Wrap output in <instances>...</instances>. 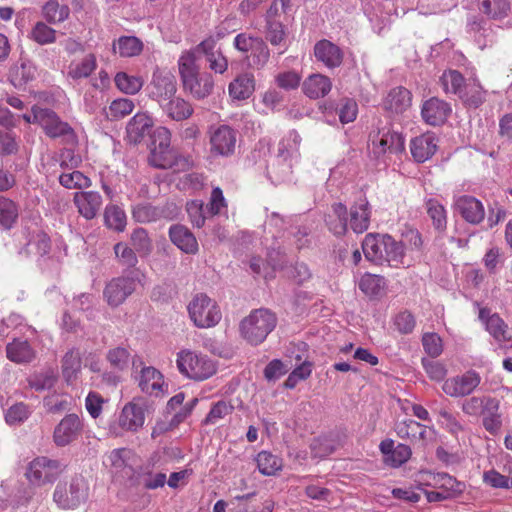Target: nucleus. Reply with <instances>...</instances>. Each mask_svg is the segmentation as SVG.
Returning <instances> with one entry per match:
<instances>
[{
    "label": "nucleus",
    "instance_id": "obj_24",
    "mask_svg": "<svg viewBox=\"0 0 512 512\" xmlns=\"http://www.w3.org/2000/svg\"><path fill=\"white\" fill-rule=\"evenodd\" d=\"M154 126L152 117L147 112L136 113L127 123L126 132L129 142L140 143Z\"/></svg>",
    "mask_w": 512,
    "mask_h": 512
},
{
    "label": "nucleus",
    "instance_id": "obj_26",
    "mask_svg": "<svg viewBox=\"0 0 512 512\" xmlns=\"http://www.w3.org/2000/svg\"><path fill=\"white\" fill-rule=\"evenodd\" d=\"M412 94L405 87L398 86L389 91L383 100V108L391 114H402L410 106Z\"/></svg>",
    "mask_w": 512,
    "mask_h": 512
},
{
    "label": "nucleus",
    "instance_id": "obj_27",
    "mask_svg": "<svg viewBox=\"0 0 512 512\" xmlns=\"http://www.w3.org/2000/svg\"><path fill=\"white\" fill-rule=\"evenodd\" d=\"M171 242L186 254H196L199 250L194 234L183 225H173L169 229Z\"/></svg>",
    "mask_w": 512,
    "mask_h": 512
},
{
    "label": "nucleus",
    "instance_id": "obj_36",
    "mask_svg": "<svg viewBox=\"0 0 512 512\" xmlns=\"http://www.w3.org/2000/svg\"><path fill=\"white\" fill-rule=\"evenodd\" d=\"M370 224L369 204L366 200L356 204L350 209V227L358 234L364 233Z\"/></svg>",
    "mask_w": 512,
    "mask_h": 512
},
{
    "label": "nucleus",
    "instance_id": "obj_22",
    "mask_svg": "<svg viewBox=\"0 0 512 512\" xmlns=\"http://www.w3.org/2000/svg\"><path fill=\"white\" fill-rule=\"evenodd\" d=\"M450 112V105L437 97L426 100L421 108L423 120L431 126L443 124L447 120Z\"/></svg>",
    "mask_w": 512,
    "mask_h": 512
},
{
    "label": "nucleus",
    "instance_id": "obj_44",
    "mask_svg": "<svg viewBox=\"0 0 512 512\" xmlns=\"http://www.w3.org/2000/svg\"><path fill=\"white\" fill-rule=\"evenodd\" d=\"M104 223L109 229L123 232L127 224L124 210L117 205H107L104 211Z\"/></svg>",
    "mask_w": 512,
    "mask_h": 512
},
{
    "label": "nucleus",
    "instance_id": "obj_33",
    "mask_svg": "<svg viewBox=\"0 0 512 512\" xmlns=\"http://www.w3.org/2000/svg\"><path fill=\"white\" fill-rule=\"evenodd\" d=\"M6 356L10 361L22 364L31 362L35 353L28 341L14 339L6 346Z\"/></svg>",
    "mask_w": 512,
    "mask_h": 512
},
{
    "label": "nucleus",
    "instance_id": "obj_16",
    "mask_svg": "<svg viewBox=\"0 0 512 512\" xmlns=\"http://www.w3.org/2000/svg\"><path fill=\"white\" fill-rule=\"evenodd\" d=\"M149 89L150 97L162 106L174 97L177 91L175 76L170 72L157 70L153 73Z\"/></svg>",
    "mask_w": 512,
    "mask_h": 512
},
{
    "label": "nucleus",
    "instance_id": "obj_43",
    "mask_svg": "<svg viewBox=\"0 0 512 512\" xmlns=\"http://www.w3.org/2000/svg\"><path fill=\"white\" fill-rule=\"evenodd\" d=\"M114 82L116 87L121 92L128 95H134L138 93L144 85V80L142 77L130 75L126 72H118L115 75Z\"/></svg>",
    "mask_w": 512,
    "mask_h": 512
},
{
    "label": "nucleus",
    "instance_id": "obj_25",
    "mask_svg": "<svg viewBox=\"0 0 512 512\" xmlns=\"http://www.w3.org/2000/svg\"><path fill=\"white\" fill-rule=\"evenodd\" d=\"M138 386L143 393L160 396L164 393V378L154 367H143L138 377Z\"/></svg>",
    "mask_w": 512,
    "mask_h": 512
},
{
    "label": "nucleus",
    "instance_id": "obj_3",
    "mask_svg": "<svg viewBox=\"0 0 512 512\" xmlns=\"http://www.w3.org/2000/svg\"><path fill=\"white\" fill-rule=\"evenodd\" d=\"M362 250L367 260L392 267L402 265L405 257L404 245L388 234H367Z\"/></svg>",
    "mask_w": 512,
    "mask_h": 512
},
{
    "label": "nucleus",
    "instance_id": "obj_59",
    "mask_svg": "<svg viewBox=\"0 0 512 512\" xmlns=\"http://www.w3.org/2000/svg\"><path fill=\"white\" fill-rule=\"evenodd\" d=\"M393 324L399 333L409 334L414 330L416 320L411 312L404 310L394 317Z\"/></svg>",
    "mask_w": 512,
    "mask_h": 512
},
{
    "label": "nucleus",
    "instance_id": "obj_63",
    "mask_svg": "<svg viewBox=\"0 0 512 512\" xmlns=\"http://www.w3.org/2000/svg\"><path fill=\"white\" fill-rule=\"evenodd\" d=\"M227 208V201L223 195V191L220 187L213 188L207 210L211 216H215L221 213L223 209Z\"/></svg>",
    "mask_w": 512,
    "mask_h": 512
},
{
    "label": "nucleus",
    "instance_id": "obj_64",
    "mask_svg": "<svg viewBox=\"0 0 512 512\" xmlns=\"http://www.w3.org/2000/svg\"><path fill=\"white\" fill-rule=\"evenodd\" d=\"M382 278L377 275L365 274L359 282V288L366 295L375 296L381 289Z\"/></svg>",
    "mask_w": 512,
    "mask_h": 512
},
{
    "label": "nucleus",
    "instance_id": "obj_30",
    "mask_svg": "<svg viewBox=\"0 0 512 512\" xmlns=\"http://www.w3.org/2000/svg\"><path fill=\"white\" fill-rule=\"evenodd\" d=\"M161 108L168 118L177 122L189 119L194 112L192 104L181 97H172Z\"/></svg>",
    "mask_w": 512,
    "mask_h": 512
},
{
    "label": "nucleus",
    "instance_id": "obj_37",
    "mask_svg": "<svg viewBox=\"0 0 512 512\" xmlns=\"http://www.w3.org/2000/svg\"><path fill=\"white\" fill-rule=\"evenodd\" d=\"M496 408V398L490 396H473L463 401L461 409L469 416H479Z\"/></svg>",
    "mask_w": 512,
    "mask_h": 512
},
{
    "label": "nucleus",
    "instance_id": "obj_60",
    "mask_svg": "<svg viewBox=\"0 0 512 512\" xmlns=\"http://www.w3.org/2000/svg\"><path fill=\"white\" fill-rule=\"evenodd\" d=\"M186 210L192 224L198 228L205 224L204 203L201 200H191L186 205Z\"/></svg>",
    "mask_w": 512,
    "mask_h": 512
},
{
    "label": "nucleus",
    "instance_id": "obj_46",
    "mask_svg": "<svg viewBox=\"0 0 512 512\" xmlns=\"http://www.w3.org/2000/svg\"><path fill=\"white\" fill-rule=\"evenodd\" d=\"M42 13L48 23L57 24L64 22L69 17L70 9L56 0H49L43 6Z\"/></svg>",
    "mask_w": 512,
    "mask_h": 512
},
{
    "label": "nucleus",
    "instance_id": "obj_23",
    "mask_svg": "<svg viewBox=\"0 0 512 512\" xmlns=\"http://www.w3.org/2000/svg\"><path fill=\"white\" fill-rule=\"evenodd\" d=\"M437 150V137L434 133L427 132L416 136L410 141V152L417 163L429 160Z\"/></svg>",
    "mask_w": 512,
    "mask_h": 512
},
{
    "label": "nucleus",
    "instance_id": "obj_35",
    "mask_svg": "<svg viewBox=\"0 0 512 512\" xmlns=\"http://www.w3.org/2000/svg\"><path fill=\"white\" fill-rule=\"evenodd\" d=\"M144 44L136 36H121L113 42L112 49L120 57H135L141 54Z\"/></svg>",
    "mask_w": 512,
    "mask_h": 512
},
{
    "label": "nucleus",
    "instance_id": "obj_47",
    "mask_svg": "<svg viewBox=\"0 0 512 512\" xmlns=\"http://www.w3.org/2000/svg\"><path fill=\"white\" fill-rule=\"evenodd\" d=\"M479 9L491 19H503L510 11L509 0H479Z\"/></svg>",
    "mask_w": 512,
    "mask_h": 512
},
{
    "label": "nucleus",
    "instance_id": "obj_56",
    "mask_svg": "<svg viewBox=\"0 0 512 512\" xmlns=\"http://www.w3.org/2000/svg\"><path fill=\"white\" fill-rule=\"evenodd\" d=\"M106 358L113 369L124 370L129 364L130 353L126 348L116 347L108 351Z\"/></svg>",
    "mask_w": 512,
    "mask_h": 512
},
{
    "label": "nucleus",
    "instance_id": "obj_10",
    "mask_svg": "<svg viewBox=\"0 0 512 512\" xmlns=\"http://www.w3.org/2000/svg\"><path fill=\"white\" fill-rule=\"evenodd\" d=\"M88 484L81 476L71 479L69 487L58 485L53 499L62 509H75L84 503L88 497Z\"/></svg>",
    "mask_w": 512,
    "mask_h": 512
},
{
    "label": "nucleus",
    "instance_id": "obj_8",
    "mask_svg": "<svg viewBox=\"0 0 512 512\" xmlns=\"http://www.w3.org/2000/svg\"><path fill=\"white\" fill-rule=\"evenodd\" d=\"M63 470L64 466L59 460L39 456L29 463L25 476L31 485L42 487L53 484Z\"/></svg>",
    "mask_w": 512,
    "mask_h": 512
},
{
    "label": "nucleus",
    "instance_id": "obj_61",
    "mask_svg": "<svg viewBox=\"0 0 512 512\" xmlns=\"http://www.w3.org/2000/svg\"><path fill=\"white\" fill-rule=\"evenodd\" d=\"M425 352L432 358L438 357L443 351L442 340L436 333H425L422 337Z\"/></svg>",
    "mask_w": 512,
    "mask_h": 512
},
{
    "label": "nucleus",
    "instance_id": "obj_55",
    "mask_svg": "<svg viewBox=\"0 0 512 512\" xmlns=\"http://www.w3.org/2000/svg\"><path fill=\"white\" fill-rule=\"evenodd\" d=\"M30 414V407L23 402H18L6 410L5 421L9 425L19 424L27 420Z\"/></svg>",
    "mask_w": 512,
    "mask_h": 512
},
{
    "label": "nucleus",
    "instance_id": "obj_6",
    "mask_svg": "<svg viewBox=\"0 0 512 512\" xmlns=\"http://www.w3.org/2000/svg\"><path fill=\"white\" fill-rule=\"evenodd\" d=\"M187 312L194 326L200 329L215 327L222 319L218 303L205 293H197L192 297Z\"/></svg>",
    "mask_w": 512,
    "mask_h": 512
},
{
    "label": "nucleus",
    "instance_id": "obj_51",
    "mask_svg": "<svg viewBox=\"0 0 512 512\" xmlns=\"http://www.w3.org/2000/svg\"><path fill=\"white\" fill-rule=\"evenodd\" d=\"M60 184L67 189H82L91 186V180L80 171L62 173L59 176Z\"/></svg>",
    "mask_w": 512,
    "mask_h": 512
},
{
    "label": "nucleus",
    "instance_id": "obj_29",
    "mask_svg": "<svg viewBox=\"0 0 512 512\" xmlns=\"http://www.w3.org/2000/svg\"><path fill=\"white\" fill-rule=\"evenodd\" d=\"M27 242L24 251L27 255L43 257L50 252L51 240L43 230H26Z\"/></svg>",
    "mask_w": 512,
    "mask_h": 512
},
{
    "label": "nucleus",
    "instance_id": "obj_58",
    "mask_svg": "<svg viewBox=\"0 0 512 512\" xmlns=\"http://www.w3.org/2000/svg\"><path fill=\"white\" fill-rule=\"evenodd\" d=\"M106 402L107 400L101 394L90 391L85 399V408L92 418L97 419L102 414L103 405Z\"/></svg>",
    "mask_w": 512,
    "mask_h": 512
},
{
    "label": "nucleus",
    "instance_id": "obj_11",
    "mask_svg": "<svg viewBox=\"0 0 512 512\" xmlns=\"http://www.w3.org/2000/svg\"><path fill=\"white\" fill-rule=\"evenodd\" d=\"M479 319L485 325L486 331L497 342L499 349L507 352L512 349V333L505 321L491 310L483 307L479 309Z\"/></svg>",
    "mask_w": 512,
    "mask_h": 512
},
{
    "label": "nucleus",
    "instance_id": "obj_57",
    "mask_svg": "<svg viewBox=\"0 0 512 512\" xmlns=\"http://www.w3.org/2000/svg\"><path fill=\"white\" fill-rule=\"evenodd\" d=\"M499 400L496 399V408L493 410L486 411L482 414L483 426L492 435H496L501 428V416L498 412Z\"/></svg>",
    "mask_w": 512,
    "mask_h": 512
},
{
    "label": "nucleus",
    "instance_id": "obj_12",
    "mask_svg": "<svg viewBox=\"0 0 512 512\" xmlns=\"http://www.w3.org/2000/svg\"><path fill=\"white\" fill-rule=\"evenodd\" d=\"M372 151L377 156L386 154H399L405 150V140L401 133L390 127H383L370 134Z\"/></svg>",
    "mask_w": 512,
    "mask_h": 512
},
{
    "label": "nucleus",
    "instance_id": "obj_14",
    "mask_svg": "<svg viewBox=\"0 0 512 512\" xmlns=\"http://www.w3.org/2000/svg\"><path fill=\"white\" fill-rule=\"evenodd\" d=\"M145 422V410L142 405L135 400L126 403L117 419V422L111 425L110 430L118 435L123 431L137 432Z\"/></svg>",
    "mask_w": 512,
    "mask_h": 512
},
{
    "label": "nucleus",
    "instance_id": "obj_34",
    "mask_svg": "<svg viewBox=\"0 0 512 512\" xmlns=\"http://www.w3.org/2000/svg\"><path fill=\"white\" fill-rule=\"evenodd\" d=\"M96 68V56L93 53H89L81 60H73L70 62L67 76L73 80H80L89 77Z\"/></svg>",
    "mask_w": 512,
    "mask_h": 512
},
{
    "label": "nucleus",
    "instance_id": "obj_40",
    "mask_svg": "<svg viewBox=\"0 0 512 512\" xmlns=\"http://www.w3.org/2000/svg\"><path fill=\"white\" fill-rule=\"evenodd\" d=\"M62 375L66 382L73 383L81 371V357L77 350H69L62 359Z\"/></svg>",
    "mask_w": 512,
    "mask_h": 512
},
{
    "label": "nucleus",
    "instance_id": "obj_19",
    "mask_svg": "<svg viewBox=\"0 0 512 512\" xmlns=\"http://www.w3.org/2000/svg\"><path fill=\"white\" fill-rule=\"evenodd\" d=\"M455 210L469 223L478 224L485 216L480 200L470 195H461L454 200Z\"/></svg>",
    "mask_w": 512,
    "mask_h": 512
},
{
    "label": "nucleus",
    "instance_id": "obj_41",
    "mask_svg": "<svg viewBox=\"0 0 512 512\" xmlns=\"http://www.w3.org/2000/svg\"><path fill=\"white\" fill-rule=\"evenodd\" d=\"M433 479L435 488L439 489L444 494H448L449 499L461 495L465 489V485L462 482H459L456 478L446 473H438Z\"/></svg>",
    "mask_w": 512,
    "mask_h": 512
},
{
    "label": "nucleus",
    "instance_id": "obj_31",
    "mask_svg": "<svg viewBox=\"0 0 512 512\" xmlns=\"http://www.w3.org/2000/svg\"><path fill=\"white\" fill-rule=\"evenodd\" d=\"M329 230L336 236H342L347 232L348 211L342 203H335L331 207V213L326 219Z\"/></svg>",
    "mask_w": 512,
    "mask_h": 512
},
{
    "label": "nucleus",
    "instance_id": "obj_17",
    "mask_svg": "<svg viewBox=\"0 0 512 512\" xmlns=\"http://www.w3.org/2000/svg\"><path fill=\"white\" fill-rule=\"evenodd\" d=\"M83 422L77 414H67L55 427L53 441L58 447H65L82 433Z\"/></svg>",
    "mask_w": 512,
    "mask_h": 512
},
{
    "label": "nucleus",
    "instance_id": "obj_54",
    "mask_svg": "<svg viewBox=\"0 0 512 512\" xmlns=\"http://www.w3.org/2000/svg\"><path fill=\"white\" fill-rule=\"evenodd\" d=\"M161 212L151 204H138L132 210V217L139 223L154 222L159 219Z\"/></svg>",
    "mask_w": 512,
    "mask_h": 512
},
{
    "label": "nucleus",
    "instance_id": "obj_49",
    "mask_svg": "<svg viewBox=\"0 0 512 512\" xmlns=\"http://www.w3.org/2000/svg\"><path fill=\"white\" fill-rule=\"evenodd\" d=\"M427 214L432 220L433 226L438 231L446 229L447 215L446 210L442 204L435 199H429L426 201Z\"/></svg>",
    "mask_w": 512,
    "mask_h": 512
},
{
    "label": "nucleus",
    "instance_id": "obj_9",
    "mask_svg": "<svg viewBox=\"0 0 512 512\" xmlns=\"http://www.w3.org/2000/svg\"><path fill=\"white\" fill-rule=\"evenodd\" d=\"M234 47L246 54L249 65L254 68H262L270 57L269 49L263 39L248 33L238 34L234 39Z\"/></svg>",
    "mask_w": 512,
    "mask_h": 512
},
{
    "label": "nucleus",
    "instance_id": "obj_13",
    "mask_svg": "<svg viewBox=\"0 0 512 512\" xmlns=\"http://www.w3.org/2000/svg\"><path fill=\"white\" fill-rule=\"evenodd\" d=\"M237 131L229 125L211 127L209 130L210 153L214 157H229L234 154Z\"/></svg>",
    "mask_w": 512,
    "mask_h": 512
},
{
    "label": "nucleus",
    "instance_id": "obj_45",
    "mask_svg": "<svg viewBox=\"0 0 512 512\" xmlns=\"http://www.w3.org/2000/svg\"><path fill=\"white\" fill-rule=\"evenodd\" d=\"M18 216V205L11 199L0 196V226L4 229H11Z\"/></svg>",
    "mask_w": 512,
    "mask_h": 512
},
{
    "label": "nucleus",
    "instance_id": "obj_15",
    "mask_svg": "<svg viewBox=\"0 0 512 512\" xmlns=\"http://www.w3.org/2000/svg\"><path fill=\"white\" fill-rule=\"evenodd\" d=\"M481 383V376L474 370L446 379L442 390L450 397L470 395Z\"/></svg>",
    "mask_w": 512,
    "mask_h": 512
},
{
    "label": "nucleus",
    "instance_id": "obj_4",
    "mask_svg": "<svg viewBox=\"0 0 512 512\" xmlns=\"http://www.w3.org/2000/svg\"><path fill=\"white\" fill-rule=\"evenodd\" d=\"M277 318L268 309H256L240 323L242 337L252 345L262 343L276 327Z\"/></svg>",
    "mask_w": 512,
    "mask_h": 512
},
{
    "label": "nucleus",
    "instance_id": "obj_5",
    "mask_svg": "<svg viewBox=\"0 0 512 512\" xmlns=\"http://www.w3.org/2000/svg\"><path fill=\"white\" fill-rule=\"evenodd\" d=\"M33 122L43 129L46 136L51 139H61L64 144L74 145L77 143V135L69 123L61 118L51 109L34 105Z\"/></svg>",
    "mask_w": 512,
    "mask_h": 512
},
{
    "label": "nucleus",
    "instance_id": "obj_53",
    "mask_svg": "<svg viewBox=\"0 0 512 512\" xmlns=\"http://www.w3.org/2000/svg\"><path fill=\"white\" fill-rule=\"evenodd\" d=\"M234 410V407L231 403L220 400L216 403H214L203 420L204 425H214L219 420L225 418L227 415L231 414Z\"/></svg>",
    "mask_w": 512,
    "mask_h": 512
},
{
    "label": "nucleus",
    "instance_id": "obj_28",
    "mask_svg": "<svg viewBox=\"0 0 512 512\" xmlns=\"http://www.w3.org/2000/svg\"><path fill=\"white\" fill-rule=\"evenodd\" d=\"M331 89V79L320 73L309 75L302 83V91L310 99L323 98L328 95Z\"/></svg>",
    "mask_w": 512,
    "mask_h": 512
},
{
    "label": "nucleus",
    "instance_id": "obj_62",
    "mask_svg": "<svg viewBox=\"0 0 512 512\" xmlns=\"http://www.w3.org/2000/svg\"><path fill=\"white\" fill-rule=\"evenodd\" d=\"M114 252L119 261L125 266L134 267L138 262L136 251L126 243L119 242L115 244Z\"/></svg>",
    "mask_w": 512,
    "mask_h": 512
},
{
    "label": "nucleus",
    "instance_id": "obj_2",
    "mask_svg": "<svg viewBox=\"0 0 512 512\" xmlns=\"http://www.w3.org/2000/svg\"><path fill=\"white\" fill-rule=\"evenodd\" d=\"M178 69L183 89L196 99L208 97L214 88L213 76L207 72H200L194 52L185 51L178 60Z\"/></svg>",
    "mask_w": 512,
    "mask_h": 512
},
{
    "label": "nucleus",
    "instance_id": "obj_42",
    "mask_svg": "<svg viewBox=\"0 0 512 512\" xmlns=\"http://www.w3.org/2000/svg\"><path fill=\"white\" fill-rule=\"evenodd\" d=\"M134 109L135 103L132 99L121 97L114 99L104 111L109 120L117 121L130 115Z\"/></svg>",
    "mask_w": 512,
    "mask_h": 512
},
{
    "label": "nucleus",
    "instance_id": "obj_38",
    "mask_svg": "<svg viewBox=\"0 0 512 512\" xmlns=\"http://www.w3.org/2000/svg\"><path fill=\"white\" fill-rule=\"evenodd\" d=\"M259 472L264 476H275L283 468V459L269 451H261L256 456Z\"/></svg>",
    "mask_w": 512,
    "mask_h": 512
},
{
    "label": "nucleus",
    "instance_id": "obj_21",
    "mask_svg": "<svg viewBox=\"0 0 512 512\" xmlns=\"http://www.w3.org/2000/svg\"><path fill=\"white\" fill-rule=\"evenodd\" d=\"M73 202L78 213L86 220L94 219L103 204L102 196L96 191H81L74 193Z\"/></svg>",
    "mask_w": 512,
    "mask_h": 512
},
{
    "label": "nucleus",
    "instance_id": "obj_50",
    "mask_svg": "<svg viewBox=\"0 0 512 512\" xmlns=\"http://www.w3.org/2000/svg\"><path fill=\"white\" fill-rule=\"evenodd\" d=\"M29 37L39 45L52 44L56 41V30L39 21L31 29Z\"/></svg>",
    "mask_w": 512,
    "mask_h": 512
},
{
    "label": "nucleus",
    "instance_id": "obj_20",
    "mask_svg": "<svg viewBox=\"0 0 512 512\" xmlns=\"http://www.w3.org/2000/svg\"><path fill=\"white\" fill-rule=\"evenodd\" d=\"M314 56L327 68L334 69L341 66L344 53L338 45L327 39H322L314 45Z\"/></svg>",
    "mask_w": 512,
    "mask_h": 512
},
{
    "label": "nucleus",
    "instance_id": "obj_7",
    "mask_svg": "<svg viewBox=\"0 0 512 512\" xmlns=\"http://www.w3.org/2000/svg\"><path fill=\"white\" fill-rule=\"evenodd\" d=\"M176 364L179 372L185 377L202 381L216 372V365L208 356L189 349L177 353Z\"/></svg>",
    "mask_w": 512,
    "mask_h": 512
},
{
    "label": "nucleus",
    "instance_id": "obj_39",
    "mask_svg": "<svg viewBox=\"0 0 512 512\" xmlns=\"http://www.w3.org/2000/svg\"><path fill=\"white\" fill-rule=\"evenodd\" d=\"M485 94L486 92L481 86L479 80L472 78L464 85L460 99L465 105L477 108L484 102Z\"/></svg>",
    "mask_w": 512,
    "mask_h": 512
},
{
    "label": "nucleus",
    "instance_id": "obj_32",
    "mask_svg": "<svg viewBox=\"0 0 512 512\" xmlns=\"http://www.w3.org/2000/svg\"><path fill=\"white\" fill-rule=\"evenodd\" d=\"M229 95L236 100L248 99L255 90V79L250 73L237 76L228 87Z\"/></svg>",
    "mask_w": 512,
    "mask_h": 512
},
{
    "label": "nucleus",
    "instance_id": "obj_1",
    "mask_svg": "<svg viewBox=\"0 0 512 512\" xmlns=\"http://www.w3.org/2000/svg\"><path fill=\"white\" fill-rule=\"evenodd\" d=\"M171 132L166 127H158L154 134L148 157L149 164L159 169H173L174 171L189 170L192 159L181 154L171 147Z\"/></svg>",
    "mask_w": 512,
    "mask_h": 512
},
{
    "label": "nucleus",
    "instance_id": "obj_52",
    "mask_svg": "<svg viewBox=\"0 0 512 512\" xmlns=\"http://www.w3.org/2000/svg\"><path fill=\"white\" fill-rule=\"evenodd\" d=\"M131 244L140 256H147L152 251V240L144 228H137L131 233Z\"/></svg>",
    "mask_w": 512,
    "mask_h": 512
},
{
    "label": "nucleus",
    "instance_id": "obj_18",
    "mask_svg": "<svg viewBox=\"0 0 512 512\" xmlns=\"http://www.w3.org/2000/svg\"><path fill=\"white\" fill-rule=\"evenodd\" d=\"M136 289V281L131 277L112 279L105 287L104 296L110 306L121 305Z\"/></svg>",
    "mask_w": 512,
    "mask_h": 512
},
{
    "label": "nucleus",
    "instance_id": "obj_48",
    "mask_svg": "<svg viewBox=\"0 0 512 512\" xmlns=\"http://www.w3.org/2000/svg\"><path fill=\"white\" fill-rule=\"evenodd\" d=\"M440 83L445 93H453L460 97L466 81L459 71L447 70L440 77Z\"/></svg>",
    "mask_w": 512,
    "mask_h": 512
}]
</instances>
